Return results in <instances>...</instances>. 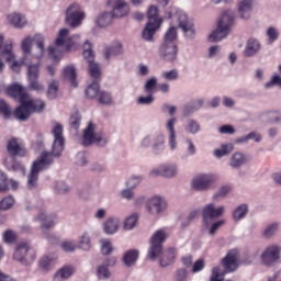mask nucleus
<instances>
[{
    "label": "nucleus",
    "mask_w": 281,
    "mask_h": 281,
    "mask_svg": "<svg viewBox=\"0 0 281 281\" xmlns=\"http://www.w3.org/2000/svg\"><path fill=\"white\" fill-rule=\"evenodd\" d=\"M52 135L54 137L52 153L42 151L31 166L26 182L29 190H35L38 187L40 173L47 170L54 164V157H60L64 153V126L60 123H56L52 130Z\"/></svg>",
    "instance_id": "f257e3e1"
},
{
    "label": "nucleus",
    "mask_w": 281,
    "mask_h": 281,
    "mask_svg": "<svg viewBox=\"0 0 281 281\" xmlns=\"http://www.w3.org/2000/svg\"><path fill=\"white\" fill-rule=\"evenodd\" d=\"M20 49L22 56L18 58L14 53V58L10 60L9 69L13 74H21L23 67H30L33 60L41 63L46 54V36L41 33L25 35L20 41Z\"/></svg>",
    "instance_id": "f03ea898"
},
{
    "label": "nucleus",
    "mask_w": 281,
    "mask_h": 281,
    "mask_svg": "<svg viewBox=\"0 0 281 281\" xmlns=\"http://www.w3.org/2000/svg\"><path fill=\"white\" fill-rule=\"evenodd\" d=\"M168 18L171 19V23L164 35L162 43H177L179 37L178 29L182 31L187 41H194L196 38L195 23L186 11L173 7L171 12L168 13Z\"/></svg>",
    "instance_id": "7ed1b4c3"
},
{
    "label": "nucleus",
    "mask_w": 281,
    "mask_h": 281,
    "mask_svg": "<svg viewBox=\"0 0 281 281\" xmlns=\"http://www.w3.org/2000/svg\"><path fill=\"white\" fill-rule=\"evenodd\" d=\"M80 41L81 35H71L70 30L67 27L60 29L55 38V46L49 45L47 47L48 57L55 65H58L63 59L65 52H76V49H78Z\"/></svg>",
    "instance_id": "20e7f679"
},
{
    "label": "nucleus",
    "mask_w": 281,
    "mask_h": 281,
    "mask_svg": "<svg viewBox=\"0 0 281 281\" xmlns=\"http://www.w3.org/2000/svg\"><path fill=\"white\" fill-rule=\"evenodd\" d=\"M147 23L142 32L144 41H153L157 31H159L164 24V18L160 15L159 7L151 4L146 11Z\"/></svg>",
    "instance_id": "39448f33"
},
{
    "label": "nucleus",
    "mask_w": 281,
    "mask_h": 281,
    "mask_svg": "<svg viewBox=\"0 0 281 281\" xmlns=\"http://www.w3.org/2000/svg\"><path fill=\"white\" fill-rule=\"evenodd\" d=\"M45 106L44 101L30 97L29 99H22V101H20V105L15 108L13 115L20 122H26L32 113H42Z\"/></svg>",
    "instance_id": "423d86ee"
},
{
    "label": "nucleus",
    "mask_w": 281,
    "mask_h": 281,
    "mask_svg": "<svg viewBox=\"0 0 281 281\" xmlns=\"http://www.w3.org/2000/svg\"><path fill=\"white\" fill-rule=\"evenodd\" d=\"M11 259L22 267H30L36 261L37 252L29 241H20L14 246Z\"/></svg>",
    "instance_id": "0eeeda50"
},
{
    "label": "nucleus",
    "mask_w": 281,
    "mask_h": 281,
    "mask_svg": "<svg viewBox=\"0 0 281 281\" xmlns=\"http://www.w3.org/2000/svg\"><path fill=\"white\" fill-rule=\"evenodd\" d=\"M81 144L85 147L92 146V144H95L99 147H104L108 144V138L106 135L99 130L95 123L89 122L83 128Z\"/></svg>",
    "instance_id": "6e6552de"
},
{
    "label": "nucleus",
    "mask_w": 281,
    "mask_h": 281,
    "mask_svg": "<svg viewBox=\"0 0 281 281\" xmlns=\"http://www.w3.org/2000/svg\"><path fill=\"white\" fill-rule=\"evenodd\" d=\"M82 58L88 65L89 76L94 80H99L102 76V67L95 61L93 45L89 40H86L82 45Z\"/></svg>",
    "instance_id": "1a4fd4ad"
},
{
    "label": "nucleus",
    "mask_w": 281,
    "mask_h": 281,
    "mask_svg": "<svg viewBox=\"0 0 281 281\" xmlns=\"http://www.w3.org/2000/svg\"><path fill=\"white\" fill-rule=\"evenodd\" d=\"M259 261L262 267L271 269L276 265L281 263V246L279 244H270L261 250Z\"/></svg>",
    "instance_id": "9d476101"
},
{
    "label": "nucleus",
    "mask_w": 281,
    "mask_h": 281,
    "mask_svg": "<svg viewBox=\"0 0 281 281\" xmlns=\"http://www.w3.org/2000/svg\"><path fill=\"white\" fill-rule=\"evenodd\" d=\"M217 177L212 172H201L190 180V189L194 192L210 191L212 186L216 182Z\"/></svg>",
    "instance_id": "9b49d317"
},
{
    "label": "nucleus",
    "mask_w": 281,
    "mask_h": 281,
    "mask_svg": "<svg viewBox=\"0 0 281 281\" xmlns=\"http://www.w3.org/2000/svg\"><path fill=\"white\" fill-rule=\"evenodd\" d=\"M41 66V61H36L34 65L26 66V80L29 89H31V91H36V93H44L45 91L44 83L40 81Z\"/></svg>",
    "instance_id": "f8f14e48"
},
{
    "label": "nucleus",
    "mask_w": 281,
    "mask_h": 281,
    "mask_svg": "<svg viewBox=\"0 0 281 281\" xmlns=\"http://www.w3.org/2000/svg\"><path fill=\"white\" fill-rule=\"evenodd\" d=\"M13 58H15L14 42L10 40L5 43V35L0 33V74H3L7 64L10 68V60Z\"/></svg>",
    "instance_id": "ddd939ff"
},
{
    "label": "nucleus",
    "mask_w": 281,
    "mask_h": 281,
    "mask_svg": "<svg viewBox=\"0 0 281 281\" xmlns=\"http://www.w3.org/2000/svg\"><path fill=\"white\" fill-rule=\"evenodd\" d=\"M169 238L168 229L160 228L155 232L150 239V247L148 250V257L150 260H156L162 252V245Z\"/></svg>",
    "instance_id": "4468645a"
},
{
    "label": "nucleus",
    "mask_w": 281,
    "mask_h": 281,
    "mask_svg": "<svg viewBox=\"0 0 281 281\" xmlns=\"http://www.w3.org/2000/svg\"><path fill=\"white\" fill-rule=\"evenodd\" d=\"M86 16L85 10L79 4L74 3L66 9L65 22L70 27H79L82 25Z\"/></svg>",
    "instance_id": "2eb2a0df"
},
{
    "label": "nucleus",
    "mask_w": 281,
    "mask_h": 281,
    "mask_svg": "<svg viewBox=\"0 0 281 281\" xmlns=\"http://www.w3.org/2000/svg\"><path fill=\"white\" fill-rule=\"evenodd\" d=\"M180 173V167L176 162H165L159 165L158 167L153 168L149 171V177L158 178L162 177L166 179H175Z\"/></svg>",
    "instance_id": "dca6fc26"
},
{
    "label": "nucleus",
    "mask_w": 281,
    "mask_h": 281,
    "mask_svg": "<svg viewBox=\"0 0 281 281\" xmlns=\"http://www.w3.org/2000/svg\"><path fill=\"white\" fill-rule=\"evenodd\" d=\"M146 211L151 216L162 217L168 211V201L161 195H154L148 200Z\"/></svg>",
    "instance_id": "f3484780"
},
{
    "label": "nucleus",
    "mask_w": 281,
    "mask_h": 281,
    "mask_svg": "<svg viewBox=\"0 0 281 281\" xmlns=\"http://www.w3.org/2000/svg\"><path fill=\"white\" fill-rule=\"evenodd\" d=\"M226 214V205H217L215 202L205 204L202 209L204 227L209 226V220H218Z\"/></svg>",
    "instance_id": "a211bd4d"
},
{
    "label": "nucleus",
    "mask_w": 281,
    "mask_h": 281,
    "mask_svg": "<svg viewBox=\"0 0 281 281\" xmlns=\"http://www.w3.org/2000/svg\"><path fill=\"white\" fill-rule=\"evenodd\" d=\"M178 119L172 116L167 119L164 128L168 139V147L170 151H177L179 148L177 126Z\"/></svg>",
    "instance_id": "6ab92c4d"
},
{
    "label": "nucleus",
    "mask_w": 281,
    "mask_h": 281,
    "mask_svg": "<svg viewBox=\"0 0 281 281\" xmlns=\"http://www.w3.org/2000/svg\"><path fill=\"white\" fill-rule=\"evenodd\" d=\"M33 223L40 225L41 232H46L53 229L58 224V218L56 215L49 214L46 211H40L33 216Z\"/></svg>",
    "instance_id": "aec40b11"
},
{
    "label": "nucleus",
    "mask_w": 281,
    "mask_h": 281,
    "mask_svg": "<svg viewBox=\"0 0 281 281\" xmlns=\"http://www.w3.org/2000/svg\"><path fill=\"white\" fill-rule=\"evenodd\" d=\"M179 47L177 43L162 42L159 47V55L166 63L178 60Z\"/></svg>",
    "instance_id": "412c9836"
},
{
    "label": "nucleus",
    "mask_w": 281,
    "mask_h": 281,
    "mask_svg": "<svg viewBox=\"0 0 281 281\" xmlns=\"http://www.w3.org/2000/svg\"><path fill=\"white\" fill-rule=\"evenodd\" d=\"M122 226V220L120 216L112 215L106 218V221H103L102 223V232L106 236H114L119 234Z\"/></svg>",
    "instance_id": "4be33fe9"
},
{
    "label": "nucleus",
    "mask_w": 281,
    "mask_h": 281,
    "mask_svg": "<svg viewBox=\"0 0 281 281\" xmlns=\"http://www.w3.org/2000/svg\"><path fill=\"white\" fill-rule=\"evenodd\" d=\"M117 263V259L115 257H110L104 260V263H101L97 267L95 276L101 281H106L111 279L112 272L109 268L115 267Z\"/></svg>",
    "instance_id": "5701e85b"
},
{
    "label": "nucleus",
    "mask_w": 281,
    "mask_h": 281,
    "mask_svg": "<svg viewBox=\"0 0 281 281\" xmlns=\"http://www.w3.org/2000/svg\"><path fill=\"white\" fill-rule=\"evenodd\" d=\"M7 151L10 157H25L26 148L24 143L19 138H10L7 143Z\"/></svg>",
    "instance_id": "b1692460"
},
{
    "label": "nucleus",
    "mask_w": 281,
    "mask_h": 281,
    "mask_svg": "<svg viewBox=\"0 0 281 281\" xmlns=\"http://www.w3.org/2000/svg\"><path fill=\"white\" fill-rule=\"evenodd\" d=\"M222 266L226 273L236 271L239 268V252L234 249L231 250L222 260Z\"/></svg>",
    "instance_id": "393cba45"
},
{
    "label": "nucleus",
    "mask_w": 281,
    "mask_h": 281,
    "mask_svg": "<svg viewBox=\"0 0 281 281\" xmlns=\"http://www.w3.org/2000/svg\"><path fill=\"white\" fill-rule=\"evenodd\" d=\"M237 16L243 21L251 19L254 11V0H238L236 4Z\"/></svg>",
    "instance_id": "a878e982"
},
{
    "label": "nucleus",
    "mask_w": 281,
    "mask_h": 281,
    "mask_svg": "<svg viewBox=\"0 0 281 281\" xmlns=\"http://www.w3.org/2000/svg\"><path fill=\"white\" fill-rule=\"evenodd\" d=\"M108 4L112 7L114 18H123L131 12V5L126 0H109Z\"/></svg>",
    "instance_id": "bb28decb"
},
{
    "label": "nucleus",
    "mask_w": 281,
    "mask_h": 281,
    "mask_svg": "<svg viewBox=\"0 0 281 281\" xmlns=\"http://www.w3.org/2000/svg\"><path fill=\"white\" fill-rule=\"evenodd\" d=\"M5 93L10 98H18L19 102H22L23 100H27L31 98L26 89L18 82L8 86L5 89Z\"/></svg>",
    "instance_id": "cd10ccee"
},
{
    "label": "nucleus",
    "mask_w": 281,
    "mask_h": 281,
    "mask_svg": "<svg viewBox=\"0 0 281 281\" xmlns=\"http://www.w3.org/2000/svg\"><path fill=\"white\" fill-rule=\"evenodd\" d=\"M7 24L15 27V29H23L27 25L29 21L25 14L21 12H10L5 15Z\"/></svg>",
    "instance_id": "c85d7f7f"
},
{
    "label": "nucleus",
    "mask_w": 281,
    "mask_h": 281,
    "mask_svg": "<svg viewBox=\"0 0 281 281\" xmlns=\"http://www.w3.org/2000/svg\"><path fill=\"white\" fill-rule=\"evenodd\" d=\"M235 23V18L229 10L222 12L221 16L216 21V26L224 30L226 33L231 34L232 27Z\"/></svg>",
    "instance_id": "c756f323"
},
{
    "label": "nucleus",
    "mask_w": 281,
    "mask_h": 281,
    "mask_svg": "<svg viewBox=\"0 0 281 281\" xmlns=\"http://www.w3.org/2000/svg\"><path fill=\"white\" fill-rule=\"evenodd\" d=\"M260 49H262V44L258 38L250 37L247 40L245 48H244V56L245 58H254L260 54Z\"/></svg>",
    "instance_id": "7c9ffc66"
},
{
    "label": "nucleus",
    "mask_w": 281,
    "mask_h": 281,
    "mask_svg": "<svg viewBox=\"0 0 281 281\" xmlns=\"http://www.w3.org/2000/svg\"><path fill=\"white\" fill-rule=\"evenodd\" d=\"M57 261V257L54 255H44L38 259L37 268L43 274H48L53 271Z\"/></svg>",
    "instance_id": "2f4dec72"
},
{
    "label": "nucleus",
    "mask_w": 281,
    "mask_h": 281,
    "mask_svg": "<svg viewBox=\"0 0 281 281\" xmlns=\"http://www.w3.org/2000/svg\"><path fill=\"white\" fill-rule=\"evenodd\" d=\"M249 162L248 156L241 151H235L228 159L229 168L239 170Z\"/></svg>",
    "instance_id": "473e14b6"
},
{
    "label": "nucleus",
    "mask_w": 281,
    "mask_h": 281,
    "mask_svg": "<svg viewBox=\"0 0 281 281\" xmlns=\"http://www.w3.org/2000/svg\"><path fill=\"white\" fill-rule=\"evenodd\" d=\"M92 245V236L89 231H83L77 238V248L83 252L91 251Z\"/></svg>",
    "instance_id": "72a5a7b5"
},
{
    "label": "nucleus",
    "mask_w": 281,
    "mask_h": 281,
    "mask_svg": "<svg viewBox=\"0 0 281 281\" xmlns=\"http://www.w3.org/2000/svg\"><path fill=\"white\" fill-rule=\"evenodd\" d=\"M166 150V134L159 132L153 134V153L155 155H161Z\"/></svg>",
    "instance_id": "f704fd0d"
},
{
    "label": "nucleus",
    "mask_w": 281,
    "mask_h": 281,
    "mask_svg": "<svg viewBox=\"0 0 281 281\" xmlns=\"http://www.w3.org/2000/svg\"><path fill=\"white\" fill-rule=\"evenodd\" d=\"M235 150L234 143H223L213 150V156L216 159L228 157Z\"/></svg>",
    "instance_id": "c9c22d12"
},
{
    "label": "nucleus",
    "mask_w": 281,
    "mask_h": 281,
    "mask_svg": "<svg viewBox=\"0 0 281 281\" xmlns=\"http://www.w3.org/2000/svg\"><path fill=\"white\" fill-rule=\"evenodd\" d=\"M75 274V268L65 266L53 274V281H67Z\"/></svg>",
    "instance_id": "e433bc0d"
},
{
    "label": "nucleus",
    "mask_w": 281,
    "mask_h": 281,
    "mask_svg": "<svg viewBox=\"0 0 281 281\" xmlns=\"http://www.w3.org/2000/svg\"><path fill=\"white\" fill-rule=\"evenodd\" d=\"M229 33L223 29L216 26L209 35L206 36L207 43H222L225 38H228Z\"/></svg>",
    "instance_id": "4c0bfd02"
},
{
    "label": "nucleus",
    "mask_w": 281,
    "mask_h": 281,
    "mask_svg": "<svg viewBox=\"0 0 281 281\" xmlns=\"http://www.w3.org/2000/svg\"><path fill=\"white\" fill-rule=\"evenodd\" d=\"M139 259V251L137 249L126 250L122 257V262L126 268L134 267Z\"/></svg>",
    "instance_id": "58836bf2"
},
{
    "label": "nucleus",
    "mask_w": 281,
    "mask_h": 281,
    "mask_svg": "<svg viewBox=\"0 0 281 281\" xmlns=\"http://www.w3.org/2000/svg\"><path fill=\"white\" fill-rule=\"evenodd\" d=\"M3 165L9 171L20 173L23 177L25 176V166L19 161H14L12 157L5 158Z\"/></svg>",
    "instance_id": "ea45409f"
},
{
    "label": "nucleus",
    "mask_w": 281,
    "mask_h": 281,
    "mask_svg": "<svg viewBox=\"0 0 281 281\" xmlns=\"http://www.w3.org/2000/svg\"><path fill=\"white\" fill-rule=\"evenodd\" d=\"M124 52L123 43L119 40L112 42L110 47L105 48V58H112V56H121Z\"/></svg>",
    "instance_id": "a19ab883"
},
{
    "label": "nucleus",
    "mask_w": 281,
    "mask_h": 281,
    "mask_svg": "<svg viewBox=\"0 0 281 281\" xmlns=\"http://www.w3.org/2000/svg\"><path fill=\"white\" fill-rule=\"evenodd\" d=\"M249 214V205L246 203L239 204L232 213L233 221L238 223L244 221Z\"/></svg>",
    "instance_id": "79ce46f5"
},
{
    "label": "nucleus",
    "mask_w": 281,
    "mask_h": 281,
    "mask_svg": "<svg viewBox=\"0 0 281 281\" xmlns=\"http://www.w3.org/2000/svg\"><path fill=\"white\" fill-rule=\"evenodd\" d=\"M99 245H100V254L103 257H109L112 256L115 251V247L113 244V240L110 238H102L99 240Z\"/></svg>",
    "instance_id": "37998d69"
},
{
    "label": "nucleus",
    "mask_w": 281,
    "mask_h": 281,
    "mask_svg": "<svg viewBox=\"0 0 281 281\" xmlns=\"http://www.w3.org/2000/svg\"><path fill=\"white\" fill-rule=\"evenodd\" d=\"M225 225H226V220H217L213 222L211 225H210V221H207V227L204 226L203 224L202 229L203 232H207L210 237H214L217 234V232Z\"/></svg>",
    "instance_id": "c03bdc74"
},
{
    "label": "nucleus",
    "mask_w": 281,
    "mask_h": 281,
    "mask_svg": "<svg viewBox=\"0 0 281 281\" xmlns=\"http://www.w3.org/2000/svg\"><path fill=\"white\" fill-rule=\"evenodd\" d=\"M113 13L111 12H101L97 18H95V25L98 27L104 29L108 27L109 25L112 24L113 22Z\"/></svg>",
    "instance_id": "a18cd8bd"
},
{
    "label": "nucleus",
    "mask_w": 281,
    "mask_h": 281,
    "mask_svg": "<svg viewBox=\"0 0 281 281\" xmlns=\"http://www.w3.org/2000/svg\"><path fill=\"white\" fill-rule=\"evenodd\" d=\"M139 221V214L138 213H132L131 215L126 216L123 221V229L125 232H132L134 231Z\"/></svg>",
    "instance_id": "49530a36"
},
{
    "label": "nucleus",
    "mask_w": 281,
    "mask_h": 281,
    "mask_svg": "<svg viewBox=\"0 0 281 281\" xmlns=\"http://www.w3.org/2000/svg\"><path fill=\"white\" fill-rule=\"evenodd\" d=\"M183 128L188 135H198V133H201L202 131V125L195 119H189Z\"/></svg>",
    "instance_id": "de8ad7c7"
},
{
    "label": "nucleus",
    "mask_w": 281,
    "mask_h": 281,
    "mask_svg": "<svg viewBox=\"0 0 281 281\" xmlns=\"http://www.w3.org/2000/svg\"><path fill=\"white\" fill-rule=\"evenodd\" d=\"M233 192V186L223 184L218 188V190L213 194L212 200L220 202L228 198V195Z\"/></svg>",
    "instance_id": "09e8293b"
},
{
    "label": "nucleus",
    "mask_w": 281,
    "mask_h": 281,
    "mask_svg": "<svg viewBox=\"0 0 281 281\" xmlns=\"http://www.w3.org/2000/svg\"><path fill=\"white\" fill-rule=\"evenodd\" d=\"M64 78L69 80L72 87H78L77 69L74 65L66 66L63 70Z\"/></svg>",
    "instance_id": "8fccbe9b"
},
{
    "label": "nucleus",
    "mask_w": 281,
    "mask_h": 281,
    "mask_svg": "<svg viewBox=\"0 0 281 281\" xmlns=\"http://www.w3.org/2000/svg\"><path fill=\"white\" fill-rule=\"evenodd\" d=\"M177 254L175 249H168L161 254L160 267L167 268L171 266L176 260Z\"/></svg>",
    "instance_id": "3c124183"
},
{
    "label": "nucleus",
    "mask_w": 281,
    "mask_h": 281,
    "mask_svg": "<svg viewBox=\"0 0 281 281\" xmlns=\"http://www.w3.org/2000/svg\"><path fill=\"white\" fill-rule=\"evenodd\" d=\"M0 186H7L8 187V190H11V191H18L19 188H20V182L15 179H8V176L0 170Z\"/></svg>",
    "instance_id": "603ef678"
},
{
    "label": "nucleus",
    "mask_w": 281,
    "mask_h": 281,
    "mask_svg": "<svg viewBox=\"0 0 281 281\" xmlns=\"http://www.w3.org/2000/svg\"><path fill=\"white\" fill-rule=\"evenodd\" d=\"M101 91L100 83L98 81H93L87 86L85 93L90 100H93L94 98H99Z\"/></svg>",
    "instance_id": "864d4df0"
},
{
    "label": "nucleus",
    "mask_w": 281,
    "mask_h": 281,
    "mask_svg": "<svg viewBox=\"0 0 281 281\" xmlns=\"http://www.w3.org/2000/svg\"><path fill=\"white\" fill-rule=\"evenodd\" d=\"M58 91H59V82L55 79H50L47 82V91H46V95L48 100H55V98H57L58 95Z\"/></svg>",
    "instance_id": "5fc2aeb1"
},
{
    "label": "nucleus",
    "mask_w": 281,
    "mask_h": 281,
    "mask_svg": "<svg viewBox=\"0 0 281 281\" xmlns=\"http://www.w3.org/2000/svg\"><path fill=\"white\" fill-rule=\"evenodd\" d=\"M15 198L13 195H7L0 200V211L9 212L15 206Z\"/></svg>",
    "instance_id": "6e6d98bb"
},
{
    "label": "nucleus",
    "mask_w": 281,
    "mask_h": 281,
    "mask_svg": "<svg viewBox=\"0 0 281 281\" xmlns=\"http://www.w3.org/2000/svg\"><path fill=\"white\" fill-rule=\"evenodd\" d=\"M250 139H254V142L260 143L262 142V134L258 132H250L249 134L237 138L236 144H247V142H250Z\"/></svg>",
    "instance_id": "4d7b16f0"
},
{
    "label": "nucleus",
    "mask_w": 281,
    "mask_h": 281,
    "mask_svg": "<svg viewBox=\"0 0 281 281\" xmlns=\"http://www.w3.org/2000/svg\"><path fill=\"white\" fill-rule=\"evenodd\" d=\"M226 272L223 270L221 266H216L212 268L210 281H232L229 279H225Z\"/></svg>",
    "instance_id": "13d9d810"
},
{
    "label": "nucleus",
    "mask_w": 281,
    "mask_h": 281,
    "mask_svg": "<svg viewBox=\"0 0 281 281\" xmlns=\"http://www.w3.org/2000/svg\"><path fill=\"white\" fill-rule=\"evenodd\" d=\"M160 78L162 80H167L168 82H175L176 80H179L180 78V72L178 69H169V70H164L160 74Z\"/></svg>",
    "instance_id": "bf43d9fd"
},
{
    "label": "nucleus",
    "mask_w": 281,
    "mask_h": 281,
    "mask_svg": "<svg viewBox=\"0 0 281 281\" xmlns=\"http://www.w3.org/2000/svg\"><path fill=\"white\" fill-rule=\"evenodd\" d=\"M98 102L100 104H104L105 106H111L114 102V99L111 92L101 90L98 97Z\"/></svg>",
    "instance_id": "052dcab7"
},
{
    "label": "nucleus",
    "mask_w": 281,
    "mask_h": 281,
    "mask_svg": "<svg viewBox=\"0 0 281 281\" xmlns=\"http://www.w3.org/2000/svg\"><path fill=\"white\" fill-rule=\"evenodd\" d=\"M278 231H280V223H271L265 227V229L262 231V236L265 238H271L276 236V234H278Z\"/></svg>",
    "instance_id": "680f3d73"
},
{
    "label": "nucleus",
    "mask_w": 281,
    "mask_h": 281,
    "mask_svg": "<svg viewBox=\"0 0 281 281\" xmlns=\"http://www.w3.org/2000/svg\"><path fill=\"white\" fill-rule=\"evenodd\" d=\"M184 147H186V153L189 157H194L198 154V146L194 143L193 138L187 137L184 139Z\"/></svg>",
    "instance_id": "e2e57ef3"
},
{
    "label": "nucleus",
    "mask_w": 281,
    "mask_h": 281,
    "mask_svg": "<svg viewBox=\"0 0 281 281\" xmlns=\"http://www.w3.org/2000/svg\"><path fill=\"white\" fill-rule=\"evenodd\" d=\"M143 181H144L143 176L133 175L126 180V187L128 189L135 190L142 184Z\"/></svg>",
    "instance_id": "0e129e2a"
},
{
    "label": "nucleus",
    "mask_w": 281,
    "mask_h": 281,
    "mask_svg": "<svg viewBox=\"0 0 281 281\" xmlns=\"http://www.w3.org/2000/svg\"><path fill=\"white\" fill-rule=\"evenodd\" d=\"M273 87H280L281 89V76L278 74L272 75L269 81L263 85V89H273Z\"/></svg>",
    "instance_id": "69168bd1"
},
{
    "label": "nucleus",
    "mask_w": 281,
    "mask_h": 281,
    "mask_svg": "<svg viewBox=\"0 0 281 281\" xmlns=\"http://www.w3.org/2000/svg\"><path fill=\"white\" fill-rule=\"evenodd\" d=\"M157 85H158V78L150 77V78L146 79V81L144 83V91L146 93H153V91H155Z\"/></svg>",
    "instance_id": "338daca9"
},
{
    "label": "nucleus",
    "mask_w": 281,
    "mask_h": 281,
    "mask_svg": "<svg viewBox=\"0 0 281 281\" xmlns=\"http://www.w3.org/2000/svg\"><path fill=\"white\" fill-rule=\"evenodd\" d=\"M266 35L268 36L269 43H276L278 36H280V32L276 26H269L266 31Z\"/></svg>",
    "instance_id": "774afa93"
}]
</instances>
